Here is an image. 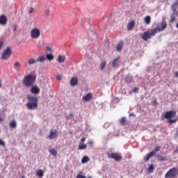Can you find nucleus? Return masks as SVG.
<instances>
[{
  "mask_svg": "<svg viewBox=\"0 0 178 178\" xmlns=\"http://www.w3.org/2000/svg\"><path fill=\"white\" fill-rule=\"evenodd\" d=\"M28 102L26 103V108L29 111H34L38 108V97L29 95L26 97Z\"/></svg>",
  "mask_w": 178,
  "mask_h": 178,
  "instance_id": "1",
  "label": "nucleus"
},
{
  "mask_svg": "<svg viewBox=\"0 0 178 178\" xmlns=\"http://www.w3.org/2000/svg\"><path fill=\"white\" fill-rule=\"evenodd\" d=\"M37 79V76L33 74H29L22 80V84L26 87L27 88H30V87H33L34 83H35V80Z\"/></svg>",
  "mask_w": 178,
  "mask_h": 178,
  "instance_id": "2",
  "label": "nucleus"
},
{
  "mask_svg": "<svg viewBox=\"0 0 178 178\" xmlns=\"http://www.w3.org/2000/svg\"><path fill=\"white\" fill-rule=\"evenodd\" d=\"M156 35V29H149L148 31L143 33L142 38L144 41H148L152 37Z\"/></svg>",
  "mask_w": 178,
  "mask_h": 178,
  "instance_id": "3",
  "label": "nucleus"
},
{
  "mask_svg": "<svg viewBox=\"0 0 178 178\" xmlns=\"http://www.w3.org/2000/svg\"><path fill=\"white\" fill-rule=\"evenodd\" d=\"M178 176V168L174 167L170 169L165 175V178H177Z\"/></svg>",
  "mask_w": 178,
  "mask_h": 178,
  "instance_id": "4",
  "label": "nucleus"
},
{
  "mask_svg": "<svg viewBox=\"0 0 178 178\" xmlns=\"http://www.w3.org/2000/svg\"><path fill=\"white\" fill-rule=\"evenodd\" d=\"M30 35L33 40H38L41 35V30L38 28H33L31 30Z\"/></svg>",
  "mask_w": 178,
  "mask_h": 178,
  "instance_id": "5",
  "label": "nucleus"
},
{
  "mask_svg": "<svg viewBox=\"0 0 178 178\" xmlns=\"http://www.w3.org/2000/svg\"><path fill=\"white\" fill-rule=\"evenodd\" d=\"M167 27L168 24H166V21H163L158 24L157 27L153 29V30H156V33H158V31H163Z\"/></svg>",
  "mask_w": 178,
  "mask_h": 178,
  "instance_id": "6",
  "label": "nucleus"
},
{
  "mask_svg": "<svg viewBox=\"0 0 178 178\" xmlns=\"http://www.w3.org/2000/svg\"><path fill=\"white\" fill-rule=\"evenodd\" d=\"M12 55V49L10 47H7L1 56V59H3L4 60H6V59H9Z\"/></svg>",
  "mask_w": 178,
  "mask_h": 178,
  "instance_id": "7",
  "label": "nucleus"
},
{
  "mask_svg": "<svg viewBox=\"0 0 178 178\" xmlns=\"http://www.w3.org/2000/svg\"><path fill=\"white\" fill-rule=\"evenodd\" d=\"M175 116H176L175 111H170L162 115V118H163V119H168L169 120L172 119V118H175Z\"/></svg>",
  "mask_w": 178,
  "mask_h": 178,
  "instance_id": "8",
  "label": "nucleus"
},
{
  "mask_svg": "<svg viewBox=\"0 0 178 178\" xmlns=\"http://www.w3.org/2000/svg\"><path fill=\"white\" fill-rule=\"evenodd\" d=\"M108 158H111V159H114L116 162H120L123 159L122 154L118 153H111L108 154Z\"/></svg>",
  "mask_w": 178,
  "mask_h": 178,
  "instance_id": "9",
  "label": "nucleus"
},
{
  "mask_svg": "<svg viewBox=\"0 0 178 178\" xmlns=\"http://www.w3.org/2000/svg\"><path fill=\"white\" fill-rule=\"evenodd\" d=\"M120 56H118L117 58H114L112 62L113 67H119L120 66Z\"/></svg>",
  "mask_w": 178,
  "mask_h": 178,
  "instance_id": "10",
  "label": "nucleus"
},
{
  "mask_svg": "<svg viewBox=\"0 0 178 178\" xmlns=\"http://www.w3.org/2000/svg\"><path fill=\"white\" fill-rule=\"evenodd\" d=\"M136 26V21L132 20L129 22L127 25V30L128 31H131L134 29V26Z\"/></svg>",
  "mask_w": 178,
  "mask_h": 178,
  "instance_id": "11",
  "label": "nucleus"
},
{
  "mask_svg": "<svg viewBox=\"0 0 178 178\" xmlns=\"http://www.w3.org/2000/svg\"><path fill=\"white\" fill-rule=\"evenodd\" d=\"M31 88L30 90V92L32 93V94H34L35 95H38V94H40V89L39 88H38L37 86H34L33 85V86H31Z\"/></svg>",
  "mask_w": 178,
  "mask_h": 178,
  "instance_id": "12",
  "label": "nucleus"
},
{
  "mask_svg": "<svg viewBox=\"0 0 178 178\" xmlns=\"http://www.w3.org/2000/svg\"><path fill=\"white\" fill-rule=\"evenodd\" d=\"M8 23V18L6 17V15H2L0 16V24H2L3 26H6Z\"/></svg>",
  "mask_w": 178,
  "mask_h": 178,
  "instance_id": "13",
  "label": "nucleus"
},
{
  "mask_svg": "<svg viewBox=\"0 0 178 178\" xmlns=\"http://www.w3.org/2000/svg\"><path fill=\"white\" fill-rule=\"evenodd\" d=\"M56 137H58V131H51L49 135L47 136V138L52 140L54 138H56Z\"/></svg>",
  "mask_w": 178,
  "mask_h": 178,
  "instance_id": "14",
  "label": "nucleus"
},
{
  "mask_svg": "<svg viewBox=\"0 0 178 178\" xmlns=\"http://www.w3.org/2000/svg\"><path fill=\"white\" fill-rule=\"evenodd\" d=\"M123 45H124V42H123V40L120 41L116 47L118 52H120V51L123 49Z\"/></svg>",
  "mask_w": 178,
  "mask_h": 178,
  "instance_id": "15",
  "label": "nucleus"
},
{
  "mask_svg": "<svg viewBox=\"0 0 178 178\" xmlns=\"http://www.w3.org/2000/svg\"><path fill=\"white\" fill-rule=\"evenodd\" d=\"M82 99L83 101H86V102H87V101H90V99H92V94L88 93L87 95L83 97Z\"/></svg>",
  "mask_w": 178,
  "mask_h": 178,
  "instance_id": "16",
  "label": "nucleus"
},
{
  "mask_svg": "<svg viewBox=\"0 0 178 178\" xmlns=\"http://www.w3.org/2000/svg\"><path fill=\"white\" fill-rule=\"evenodd\" d=\"M13 67L15 70H17V72H19V70H20V67H22V64L19 61H17L14 63Z\"/></svg>",
  "mask_w": 178,
  "mask_h": 178,
  "instance_id": "17",
  "label": "nucleus"
},
{
  "mask_svg": "<svg viewBox=\"0 0 178 178\" xmlns=\"http://www.w3.org/2000/svg\"><path fill=\"white\" fill-rule=\"evenodd\" d=\"M70 84L72 87H74V86H77V84H79V81L77 80V78H72L70 81Z\"/></svg>",
  "mask_w": 178,
  "mask_h": 178,
  "instance_id": "18",
  "label": "nucleus"
},
{
  "mask_svg": "<svg viewBox=\"0 0 178 178\" xmlns=\"http://www.w3.org/2000/svg\"><path fill=\"white\" fill-rule=\"evenodd\" d=\"M49 154H51L53 156H56L58 155V150L55 149L54 148L49 149Z\"/></svg>",
  "mask_w": 178,
  "mask_h": 178,
  "instance_id": "19",
  "label": "nucleus"
},
{
  "mask_svg": "<svg viewBox=\"0 0 178 178\" xmlns=\"http://www.w3.org/2000/svg\"><path fill=\"white\" fill-rule=\"evenodd\" d=\"M177 6H178V2H175L171 5V10H172V12H175L177 11Z\"/></svg>",
  "mask_w": 178,
  "mask_h": 178,
  "instance_id": "20",
  "label": "nucleus"
},
{
  "mask_svg": "<svg viewBox=\"0 0 178 178\" xmlns=\"http://www.w3.org/2000/svg\"><path fill=\"white\" fill-rule=\"evenodd\" d=\"M36 60L37 62H40V63H43L44 62H45V60H47V58L44 56H40Z\"/></svg>",
  "mask_w": 178,
  "mask_h": 178,
  "instance_id": "21",
  "label": "nucleus"
},
{
  "mask_svg": "<svg viewBox=\"0 0 178 178\" xmlns=\"http://www.w3.org/2000/svg\"><path fill=\"white\" fill-rule=\"evenodd\" d=\"M155 155V152H151L150 153L147 154V156L145 157V161H148L149 159H151V158H152V156Z\"/></svg>",
  "mask_w": 178,
  "mask_h": 178,
  "instance_id": "22",
  "label": "nucleus"
},
{
  "mask_svg": "<svg viewBox=\"0 0 178 178\" xmlns=\"http://www.w3.org/2000/svg\"><path fill=\"white\" fill-rule=\"evenodd\" d=\"M36 176H38V177H40V178L44 177V171H42V170H38L36 172Z\"/></svg>",
  "mask_w": 178,
  "mask_h": 178,
  "instance_id": "23",
  "label": "nucleus"
},
{
  "mask_svg": "<svg viewBox=\"0 0 178 178\" xmlns=\"http://www.w3.org/2000/svg\"><path fill=\"white\" fill-rule=\"evenodd\" d=\"M37 63V60L34 58H31L28 60L29 66H33V65Z\"/></svg>",
  "mask_w": 178,
  "mask_h": 178,
  "instance_id": "24",
  "label": "nucleus"
},
{
  "mask_svg": "<svg viewBox=\"0 0 178 178\" xmlns=\"http://www.w3.org/2000/svg\"><path fill=\"white\" fill-rule=\"evenodd\" d=\"M17 126V124L16 123V121L13 120L10 122V127L11 129H16Z\"/></svg>",
  "mask_w": 178,
  "mask_h": 178,
  "instance_id": "25",
  "label": "nucleus"
},
{
  "mask_svg": "<svg viewBox=\"0 0 178 178\" xmlns=\"http://www.w3.org/2000/svg\"><path fill=\"white\" fill-rule=\"evenodd\" d=\"M144 21L146 24H149V23H151V17L149 15H147L144 18Z\"/></svg>",
  "mask_w": 178,
  "mask_h": 178,
  "instance_id": "26",
  "label": "nucleus"
},
{
  "mask_svg": "<svg viewBox=\"0 0 178 178\" xmlns=\"http://www.w3.org/2000/svg\"><path fill=\"white\" fill-rule=\"evenodd\" d=\"M90 161V158L87 156H84L81 160V163H87V162Z\"/></svg>",
  "mask_w": 178,
  "mask_h": 178,
  "instance_id": "27",
  "label": "nucleus"
},
{
  "mask_svg": "<svg viewBox=\"0 0 178 178\" xmlns=\"http://www.w3.org/2000/svg\"><path fill=\"white\" fill-rule=\"evenodd\" d=\"M106 67V61H102L100 63V70H104Z\"/></svg>",
  "mask_w": 178,
  "mask_h": 178,
  "instance_id": "28",
  "label": "nucleus"
},
{
  "mask_svg": "<svg viewBox=\"0 0 178 178\" xmlns=\"http://www.w3.org/2000/svg\"><path fill=\"white\" fill-rule=\"evenodd\" d=\"M125 81L128 84H130V83H131V81H133V78L130 76H127L125 77Z\"/></svg>",
  "mask_w": 178,
  "mask_h": 178,
  "instance_id": "29",
  "label": "nucleus"
},
{
  "mask_svg": "<svg viewBox=\"0 0 178 178\" xmlns=\"http://www.w3.org/2000/svg\"><path fill=\"white\" fill-rule=\"evenodd\" d=\"M87 148V145L81 143L79 145L78 149L81 150V149H86Z\"/></svg>",
  "mask_w": 178,
  "mask_h": 178,
  "instance_id": "30",
  "label": "nucleus"
},
{
  "mask_svg": "<svg viewBox=\"0 0 178 178\" xmlns=\"http://www.w3.org/2000/svg\"><path fill=\"white\" fill-rule=\"evenodd\" d=\"M46 59L47 60H54V55H52V54H47L46 55Z\"/></svg>",
  "mask_w": 178,
  "mask_h": 178,
  "instance_id": "31",
  "label": "nucleus"
},
{
  "mask_svg": "<svg viewBox=\"0 0 178 178\" xmlns=\"http://www.w3.org/2000/svg\"><path fill=\"white\" fill-rule=\"evenodd\" d=\"M65 59H66V57L64 56H58V62L59 63H62L65 62Z\"/></svg>",
  "mask_w": 178,
  "mask_h": 178,
  "instance_id": "32",
  "label": "nucleus"
},
{
  "mask_svg": "<svg viewBox=\"0 0 178 178\" xmlns=\"http://www.w3.org/2000/svg\"><path fill=\"white\" fill-rule=\"evenodd\" d=\"M157 158L160 160V161H168V158H166V156H161V155H157Z\"/></svg>",
  "mask_w": 178,
  "mask_h": 178,
  "instance_id": "33",
  "label": "nucleus"
},
{
  "mask_svg": "<svg viewBox=\"0 0 178 178\" xmlns=\"http://www.w3.org/2000/svg\"><path fill=\"white\" fill-rule=\"evenodd\" d=\"M154 165L152 164V165L148 168L147 170H148L149 173H152V172H154Z\"/></svg>",
  "mask_w": 178,
  "mask_h": 178,
  "instance_id": "34",
  "label": "nucleus"
},
{
  "mask_svg": "<svg viewBox=\"0 0 178 178\" xmlns=\"http://www.w3.org/2000/svg\"><path fill=\"white\" fill-rule=\"evenodd\" d=\"M120 124H124L126 123V118L122 117L121 119H120Z\"/></svg>",
  "mask_w": 178,
  "mask_h": 178,
  "instance_id": "35",
  "label": "nucleus"
},
{
  "mask_svg": "<svg viewBox=\"0 0 178 178\" xmlns=\"http://www.w3.org/2000/svg\"><path fill=\"white\" fill-rule=\"evenodd\" d=\"M46 49H47V51H48V52H51V53H52L53 52V51H52V47H51V45H47L46 46Z\"/></svg>",
  "mask_w": 178,
  "mask_h": 178,
  "instance_id": "36",
  "label": "nucleus"
},
{
  "mask_svg": "<svg viewBox=\"0 0 178 178\" xmlns=\"http://www.w3.org/2000/svg\"><path fill=\"white\" fill-rule=\"evenodd\" d=\"M44 15L46 17H49V15H51V12L49 11V9H47L44 11Z\"/></svg>",
  "mask_w": 178,
  "mask_h": 178,
  "instance_id": "37",
  "label": "nucleus"
},
{
  "mask_svg": "<svg viewBox=\"0 0 178 178\" xmlns=\"http://www.w3.org/2000/svg\"><path fill=\"white\" fill-rule=\"evenodd\" d=\"M175 21H176V17H173L172 15H170V23H174V22Z\"/></svg>",
  "mask_w": 178,
  "mask_h": 178,
  "instance_id": "38",
  "label": "nucleus"
},
{
  "mask_svg": "<svg viewBox=\"0 0 178 178\" xmlns=\"http://www.w3.org/2000/svg\"><path fill=\"white\" fill-rule=\"evenodd\" d=\"M159 149H161V147L159 146L156 147L152 152H154V155H155V154H156V152H158V151H159Z\"/></svg>",
  "mask_w": 178,
  "mask_h": 178,
  "instance_id": "39",
  "label": "nucleus"
},
{
  "mask_svg": "<svg viewBox=\"0 0 178 178\" xmlns=\"http://www.w3.org/2000/svg\"><path fill=\"white\" fill-rule=\"evenodd\" d=\"M176 122H177V119H175V120H168V123H170V124H173V123H176Z\"/></svg>",
  "mask_w": 178,
  "mask_h": 178,
  "instance_id": "40",
  "label": "nucleus"
},
{
  "mask_svg": "<svg viewBox=\"0 0 178 178\" xmlns=\"http://www.w3.org/2000/svg\"><path fill=\"white\" fill-rule=\"evenodd\" d=\"M171 16H173L174 17H178V11H173Z\"/></svg>",
  "mask_w": 178,
  "mask_h": 178,
  "instance_id": "41",
  "label": "nucleus"
},
{
  "mask_svg": "<svg viewBox=\"0 0 178 178\" xmlns=\"http://www.w3.org/2000/svg\"><path fill=\"white\" fill-rule=\"evenodd\" d=\"M63 76H62V74H58L56 76V80H58V81H60V80H62Z\"/></svg>",
  "mask_w": 178,
  "mask_h": 178,
  "instance_id": "42",
  "label": "nucleus"
},
{
  "mask_svg": "<svg viewBox=\"0 0 178 178\" xmlns=\"http://www.w3.org/2000/svg\"><path fill=\"white\" fill-rule=\"evenodd\" d=\"M76 178H86V176L78 174Z\"/></svg>",
  "mask_w": 178,
  "mask_h": 178,
  "instance_id": "43",
  "label": "nucleus"
},
{
  "mask_svg": "<svg viewBox=\"0 0 178 178\" xmlns=\"http://www.w3.org/2000/svg\"><path fill=\"white\" fill-rule=\"evenodd\" d=\"M0 145L5 147V142H3L1 139H0Z\"/></svg>",
  "mask_w": 178,
  "mask_h": 178,
  "instance_id": "44",
  "label": "nucleus"
},
{
  "mask_svg": "<svg viewBox=\"0 0 178 178\" xmlns=\"http://www.w3.org/2000/svg\"><path fill=\"white\" fill-rule=\"evenodd\" d=\"M88 145H90V147H92V145H94V142H92V140H90L88 142Z\"/></svg>",
  "mask_w": 178,
  "mask_h": 178,
  "instance_id": "45",
  "label": "nucleus"
},
{
  "mask_svg": "<svg viewBox=\"0 0 178 178\" xmlns=\"http://www.w3.org/2000/svg\"><path fill=\"white\" fill-rule=\"evenodd\" d=\"M33 12H34V8H33V7H31L29 10V13H33Z\"/></svg>",
  "mask_w": 178,
  "mask_h": 178,
  "instance_id": "46",
  "label": "nucleus"
},
{
  "mask_svg": "<svg viewBox=\"0 0 178 178\" xmlns=\"http://www.w3.org/2000/svg\"><path fill=\"white\" fill-rule=\"evenodd\" d=\"M137 91H138V88H135L134 89V92H137Z\"/></svg>",
  "mask_w": 178,
  "mask_h": 178,
  "instance_id": "47",
  "label": "nucleus"
},
{
  "mask_svg": "<svg viewBox=\"0 0 178 178\" xmlns=\"http://www.w3.org/2000/svg\"><path fill=\"white\" fill-rule=\"evenodd\" d=\"M84 141H86V138H82L81 139V143H84Z\"/></svg>",
  "mask_w": 178,
  "mask_h": 178,
  "instance_id": "48",
  "label": "nucleus"
},
{
  "mask_svg": "<svg viewBox=\"0 0 178 178\" xmlns=\"http://www.w3.org/2000/svg\"><path fill=\"white\" fill-rule=\"evenodd\" d=\"M3 45V42H0V49L2 48V46Z\"/></svg>",
  "mask_w": 178,
  "mask_h": 178,
  "instance_id": "49",
  "label": "nucleus"
},
{
  "mask_svg": "<svg viewBox=\"0 0 178 178\" xmlns=\"http://www.w3.org/2000/svg\"><path fill=\"white\" fill-rule=\"evenodd\" d=\"M175 154H177L178 152V147H177V149L174 150Z\"/></svg>",
  "mask_w": 178,
  "mask_h": 178,
  "instance_id": "50",
  "label": "nucleus"
},
{
  "mask_svg": "<svg viewBox=\"0 0 178 178\" xmlns=\"http://www.w3.org/2000/svg\"><path fill=\"white\" fill-rule=\"evenodd\" d=\"M175 76L176 77H178V71L176 72H175Z\"/></svg>",
  "mask_w": 178,
  "mask_h": 178,
  "instance_id": "51",
  "label": "nucleus"
},
{
  "mask_svg": "<svg viewBox=\"0 0 178 178\" xmlns=\"http://www.w3.org/2000/svg\"><path fill=\"white\" fill-rule=\"evenodd\" d=\"M16 28H17L16 25H13V30H16Z\"/></svg>",
  "mask_w": 178,
  "mask_h": 178,
  "instance_id": "52",
  "label": "nucleus"
},
{
  "mask_svg": "<svg viewBox=\"0 0 178 178\" xmlns=\"http://www.w3.org/2000/svg\"><path fill=\"white\" fill-rule=\"evenodd\" d=\"M2 88V81L0 80V88Z\"/></svg>",
  "mask_w": 178,
  "mask_h": 178,
  "instance_id": "53",
  "label": "nucleus"
},
{
  "mask_svg": "<svg viewBox=\"0 0 178 178\" xmlns=\"http://www.w3.org/2000/svg\"><path fill=\"white\" fill-rule=\"evenodd\" d=\"M175 137H178V131L175 134Z\"/></svg>",
  "mask_w": 178,
  "mask_h": 178,
  "instance_id": "54",
  "label": "nucleus"
},
{
  "mask_svg": "<svg viewBox=\"0 0 178 178\" xmlns=\"http://www.w3.org/2000/svg\"><path fill=\"white\" fill-rule=\"evenodd\" d=\"M3 119L2 118H0V122H3Z\"/></svg>",
  "mask_w": 178,
  "mask_h": 178,
  "instance_id": "55",
  "label": "nucleus"
},
{
  "mask_svg": "<svg viewBox=\"0 0 178 178\" xmlns=\"http://www.w3.org/2000/svg\"><path fill=\"white\" fill-rule=\"evenodd\" d=\"M70 116H73V114H71Z\"/></svg>",
  "mask_w": 178,
  "mask_h": 178,
  "instance_id": "56",
  "label": "nucleus"
}]
</instances>
